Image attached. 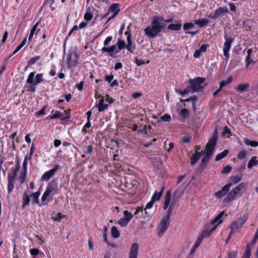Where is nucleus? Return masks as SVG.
<instances>
[{
  "label": "nucleus",
  "mask_w": 258,
  "mask_h": 258,
  "mask_svg": "<svg viewBox=\"0 0 258 258\" xmlns=\"http://www.w3.org/2000/svg\"><path fill=\"white\" fill-rule=\"evenodd\" d=\"M40 58V56H36L35 57H32L28 61V64L30 66L35 63L37 60H38Z\"/></svg>",
  "instance_id": "46"
},
{
  "label": "nucleus",
  "mask_w": 258,
  "mask_h": 258,
  "mask_svg": "<svg viewBox=\"0 0 258 258\" xmlns=\"http://www.w3.org/2000/svg\"><path fill=\"white\" fill-rule=\"evenodd\" d=\"M226 41L224 43L223 48L224 55L228 59L229 57V50L231 46V43L233 41V39L231 38H226L225 37Z\"/></svg>",
  "instance_id": "12"
},
{
  "label": "nucleus",
  "mask_w": 258,
  "mask_h": 258,
  "mask_svg": "<svg viewBox=\"0 0 258 258\" xmlns=\"http://www.w3.org/2000/svg\"><path fill=\"white\" fill-rule=\"evenodd\" d=\"M58 168V165H56L52 169L45 172L41 176V180L48 181L55 174Z\"/></svg>",
  "instance_id": "13"
},
{
  "label": "nucleus",
  "mask_w": 258,
  "mask_h": 258,
  "mask_svg": "<svg viewBox=\"0 0 258 258\" xmlns=\"http://www.w3.org/2000/svg\"><path fill=\"white\" fill-rule=\"evenodd\" d=\"M93 18V15L89 12H87L84 15V19L87 21L91 20Z\"/></svg>",
  "instance_id": "52"
},
{
  "label": "nucleus",
  "mask_w": 258,
  "mask_h": 258,
  "mask_svg": "<svg viewBox=\"0 0 258 258\" xmlns=\"http://www.w3.org/2000/svg\"><path fill=\"white\" fill-rule=\"evenodd\" d=\"M205 79L202 77H197L195 79H190L189 83L190 86H188L191 92L199 91L203 88L202 84L205 82Z\"/></svg>",
  "instance_id": "6"
},
{
  "label": "nucleus",
  "mask_w": 258,
  "mask_h": 258,
  "mask_svg": "<svg viewBox=\"0 0 258 258\" xmlns=\"http://www.w3.org/2000/svg\"><path fill=\"white\" fill-rule=\"evenodd\" d=\"M241 180V177L240 176H239L237 175L232 176L229 179V180L228 181V183L226 185H229V187L230 188V186L238 183Z\"/></svg>",
  "instance_id": "20"
},
{
  "label": "nucleus",
  "mask_w": 258,
  "mask_h": 258,
  "mask_svg": "<svg viewBox=\"0 0 258 258\" xmlns=\"http://www.w3.org/2000/svg\"><path fill=\"white\" fill-rule=\"evenodd\" d=\"M256 156H253L250 159L248 163L247 167L248 169H251L253 166H257L258 165V161L256 160Z\"/></svg>",
  "instance_id": "27"
},
{
  "label": "nucleus",
  "mask_w": 258,
  "mask_h": 258,
  "mask_svg": "<svg viewBox=\"0 0 258 258\" xmlns=\"http://www.w3.org/2000/svg\"><path fill=\"white\" fill-rule=\"evenodd\" d=\"M170 215L171 212L169 209L167 211V214L163 216L161 220L158 232V236L161 237L169 227L170 225L169 219Z\"/></svg>",
  "instance_id": "5"
},
{
  "label": "nucleus",
  "mask_w": 258,
  "mask_h": 258,
  "mask_svg": "<svg viewBox=\"0 0 258 258\" xmlns=\"http://www.w3.org/2000/svg\"><path fill=\"white\" fill-rule=\"evenodd\" d=\"M251 246L250 244H247L245 250L243 258H249L251 255L250 249Z\"/></svg>",
  "instance_id": "36"
},
{
  "label": "nucleus",
  "mask_w": 258,
  "mask_h": 258,
  "mask_svg": "<svg viewBox=\"0 0 258 258\" xmlns=\"http://www.w3.org/2000/svg\"><path fill=\"white\" fill-rule=\"evenodd\" d=\"M200 154L196 151V153L190 158V164L193 165L195 164L198 160L200 159Z\"/></svg>",
  "instance_id": "26"
},
{
  "label": "nucleus",
  "mask_w": 258,
  "mask_h": 258,
  "mask_svg": "<svg viewBox=\"0 0 258 258\" xmlns=\"http://www.w3.org/2000/svg\"><path fill=\"white\" fill-rule=\"evenodd\" d=\"M233 80V78L231 76H229L226 80H222L220 82V87L222 89L224 86L230 84Z\"/></svg>",
  "instance_id": "29"
},
{
  "label": "nucleus",
  "mask_w": 258,
  "mask_h": 258,
  "mask_svg": "<svg viewBox=\"0 0 258 258\" xmlns=\"http://www.w3.org/2000/svg\"><path fill=\"white\" fill-rule=\"evenodd\" d=\"M249 87V85L247 83L240 84L237 88V90L240 92H242L246 90V89Z\"/></svg>",
  "instance_id": "34"
},
{
  "label": "nucleus",
  "mask_w": 258,
  "mask_h": 258,
  "mask_svg": "<svg viewBox=\"0 0 258 258\" xmlns=\"http://www.w3.org/2000/svg\"><path fill=\"white\" fill-rule=\"evenodd\" d=\"M209 47L208 44H203L200 48V49H197L194 54V57L195 58H199L201 55L202 53L207 51V48Z\"/></svg>",
  "instance_id": "18"
},
{
  "label": "nucleus",
  "mask_w": 258,
  "mask_h": 258,
  "mask_svg": "<svg viewBox=\"0 0 258 258\" xmlns=\"http://www.w3.org/2000/svg\"><path fill=\"white\" fill-rule=\"evenodd\" d=\"M189 114L188 110L186 109H183L181 110L180 114L183 118H186L188 117Z\"/></svg>",
  "instance_id": "44"
},
{
  "label": "nucleus",
  "mask_w": 258,
  "mask_h": 258,
  "mask_svg": "<svg viewBox=\"0 0 258 258\" xmlns=\"http://www.w3.org/2000/svg\"><path fill=\"white\" fill-rule=\"evenodd\" d=\"M67 64L69 69L74 68L78 64L79 55L75 51L67 54Z\"/></svg>",
  "instance_id": "7"
},
{
  "label": "nucleus",
  "mask_w": 258,
  "mask_h": 258,
  "mask_svg": "<svg viewBox=\"0 0 258 258\" xmlns=\"http://www.w3.org/2000/svg\"><path fill=\"white\" fill-rule=\"evenodd\" d=\"M182 195V192L180 189H176L174 194V197L173 200H176V201H178V199L181 197Z\"/></svg>",
  "instance_id": "39"
},
{
  "label": "nucleus",
  "mask_w": 258,
  "mask_h": 258,
  "mask_svg": "<svg viewBox=\"0 0 258 258\" xmlns=\"http://www.w3.org/2000/svg\"><path fill=\"white\" fill-rule=\"evenodd\" d=\"M15 173H12V174H8V189L9 193L10 194L13 190L14 187V181H15Z\"/></svg>",
  "instance_id": "16"
},
{
  "label": "nucleus",
  "mask_w": 258,
  "mask_h": 258,
  "mask_svg": "<svg viewBox=\"0 0 258 258\" xmlns=\"http://www.w3.org/2000/svg\"><path fill=\"white\" fill-rule=\"evenodd\" d=\"M146 62L144 61V60L141 59H138V58H136V63L138 66H141L143 64H144Z\"/></svg>",
  "instance_id": "58"
},
{
  "label": "nucleus",
  "mask_w": 258,
  "mask_h": 258,
  "mask_svg": "<svg viewBox=\"0 0 258 258\" xmlns=\"http://www.w3.org/2000/svg\"><path fill=\"white\" fill-rule=\"evenodd\" d=\"M203 240L202 237H198L192 248L191 252H193L200 246Z\"/></svg>",
  "instance_id": "38"
},
{
  "label": "nucleus",
  "mask_w": 258,
  "mask_h": 258,
  "mask_svg": "<svg viewBox=\"0 0 258 258\" xmlns=\"http://www.w3.org/2000/svg\"><path fill=\"white\" fill-rule=\"evenodd\" d=\"M62 116V114L59 111H56L54 114L51 116V119L59 118Z\"/></svg>",
  "instance_id": "49"
},
{
  "label": "nucleus",
  "mask_w": 258,
  "mask_h": 258,
  "mask_svg": "<svg viewBox=\"0 0 258 258\" xmlns=\"http://www.w3.org/2000/svg\"><path fill=\"white\" fill-rule=\"evenodd\" d=\"M182 25L181 24H171L168 26V29L174 31H177L181 29Z\"/></svg>",
  "instance_id": "31"
},
{
  "label": "nucleus",
  "mask_w": 258,
  "mask_h": 258,
  "mask_svg": "<svg viewBox=\"0 0 258 258\" xmlns=\"http://www.w3.org/2000/svg\"><path fill=\"white\" fill-rule=\"evenodd\" d=\"M162 17L154 16L152 19L151 24L144 29L145 35L149 38L155 37L164 28L162 23Z\"/></svg>",
  "instance_id": "1"
},
{
  "label": "nucleus",
  "mask_w": 258,
  "mask_h": 258,
  "mask_svg": "<svg viewBox=\"0 0 258 258\" xmlns=\"http://www.w3.org/2000/svg\"><path fill=\"white\" fill-rule=\"evenodd\" d=\"M257 238H258V228L257 229L256 232L254 234V236L251 241V244H254L255 243Z\"/></svg>",
  "instance_id": "61"
},
{
  "label": "nucleus",
  "mask_w": 258,
  "mask_h": 258,
  "mask_svg": "<svg viewBox=\"0 0 258 258\" xmlns=\"http://www.w3.org/2000/svg\"><path fill=\"white\" fill-rule=\"evenodd\" d=\"M126 39L127 42V45H125V48L127 49V50L130 51L131 52H132V48H135V47H132V39L130 35L127 36Z\"/></svg>",
  "instance_id": "33"
},
{
  "label": "nucleus",
  "mask_w": 258,
  "mask_h": 258,
  "mask_svg": "<svg viewBox=\"0 0 258 258\" xmlns=\"http://www.w3.org/2000/svg\"><path fill=\"white\" fill-rule=\"evenodd\" d=\"M84 82L83 81L80 82L77 85V88L79 91H82L83 88Z\"/></svg>",
  "instance_id": "63"
},
{
  "label": "nucleus",
  "mask_w": 258,
  "mask_h": 258,
  "mask_svg": "<svg viewBox=\"0 0 258 258\" xmlns=\"http://www.w3.org/2000/svg\"><path fill=\"white\" fill-rule=\"evenodd\" d=\"M228 5L230 7V10L231 11L234 12L236 11V7L235 5H234V4L232 3H229Z\"/></svg>",
  "instance_id": "60"
},
{
  "label": "nucleus",
  "mask_w": 258,
  "mask_h": 258,
  "mask_svg": "<svg viewBox=\"0 0 258 258\" xmlns=\"http://www.w3.org/2000/svg\"><path fill=\"white\" fill-rule=\"evenodd\" d=\"M190 92H191L190 89H189V87L188 86L183 91H181V95H184L186 94H188Z\"/></svg>",
  "instance_id": "62"
},
{
  "label": "nucleus",
  "mask_w": 258,
  "mask_h": 258,
  "mask_svg": "<svg viewBox=\"0 0 258 258\" xmlns=\"http://www.w3.org/2000/svg\"><path fill=\"white\" fill-rule=\"evenodd\" d=\"M109 11L110 12L114 13L113 15L109 18V20H111L114 17H115L118 13H119L120 11V9L119 7V4H113L112 5H111L109 8Z\"/></svg>",
  "instance_id": "17"
},
{
  "label": "nucleus",
  "mask_w": 258,
  "mask_h": 258,
  "mask_svg": "<svg viewBox=\"0 0 258 258\" xmlns=\"http://www.w3.org/2000/svg\"><path fill=\"white\" fill-rule=\"evenodd\" d=\"M123 215V217L119 219L118 222V224L122 227L126 226L134 216L133 214L128 211H124Z\"/></svg>",
  "instance_id": "11"
},
{
  "label": "nucleus",
  "mask_w": 258,
  "mask_h": 258,
  "mask_svg": "<svg viewBox=\"0 0 258 258\" xmlns=\"http://www.w3.org/2000/svg\"><path fill=\"white\" fill-rule=\"evenodd\" d=\"M91 125V123L90 122V120H87V122L86 123V124L85 125V126L83 129V131L84 133H87L88 131L86 130V128H88L90 127Z\"/></svg>",
  "instance_id": "54"
},
{
  "label": "nucleus",
  "mask_w": 258,
  "mask_h": 258,
  "mask_svg": "<svg viewBox=\"0 0 258 258\" xmlns=\"http://www.w3.org/2000/svg\"><path fill=\"white\" fill-rule=\"evenodd\" d=\"M107 228L106 227H104L103 228V238L104 241L109 246L113 247H116V245L114 243H110L107 239Z\"/></svg>",
  "instance_id": "24"
},
{
  "label": "nucleus",
  "mask_w": 258,
  "mask_h": 258,
  "mask_svg": "<svg viewBox=\"0 0 258 258\" xmlns=\"http://www.w3.org/2000/svg\"><path fill=\"white\" fill-rule=\"evenodd\" d=\"M209 23V21L207 19H201L195 20V24L199 25L200 27H203Z\"/></svg>",
  "instance_id": "23"
},
{
  "label": "nucleus",
  "mask_w": 258,
  "mask_h": 258,
  "mask_svg": "<svg viewBox=\"0 0 258 258\" xmlns=\"http://www.w3.org/2000/svg\"><path fill=\"white\" fill-rule=\"evenodd\" d=\"M194 27V24L191 22L185 23L183 26L184 30H188Z\"/></svg>",
  "instance_id": "45"
},
{
  "label": "nucleus",
  "mask_w": 258,
  "mask_h": 258,
  "mask_svg": "<svg viewBox=\"0 0 258 258\" xmlns=\"http://www.w3.org/2000/svg\"><path fill=\"white\" fill-rule=\"evenodd\" d=\"M246 187L247 185L245 183H240L228 194L224 201L229 202L233 201L238 196L241 197L245 191Z\"/></svg>",
  "instance_id": "4"
},
{
  "label": "nucleus",
  "mask_w": 258,
  "mask_h": 258,
  "mask_svg": "<svg viewBox=\"0 0 258 258\" xmlns=\"http://www.w3.org/2000/svg\"><path fill=\"white\" fill-rule=\"evenodd\" d=\"M27 164H28V157H27V156H26L25 157L24 161L23 163V171H24L25 172L27 171Z\"/></svg>",
  "instance_id": "51"
},
{
  "label": "nucleus",
  "mask_w": 258,
  "mask_h": 258,
  "mask_svg": "<svg viewBox=\"0 0 258 258\" xmlns=\"http://www.w3.org/2000/svg\"><path fill=\"white\" fill-rule=\"evenodd\" d=\"M246 155V152L245 150L241 151L239 152L237 155V158L239 159H244Z\"/></svg>",
  "instance_id": "47"
},
{
  "label": "nucleus",
  "mask_w": 258,
  "mask_h": 258,
  "mask_svg": "<svg viewBox=\"0 0 258 258\" xmlns=\"http://www.w3.org/2000/svg\"><path fill=\"white\" fill-rule=\"evenodd\" d=\"M116 48V46L115 45H112L111 46H110L109 47H106L105 46V47H103L102 48L101 51L104 52H109V53L113 52V51H114Z\"/></svg>",
  "instance_id": "37"
},
{
  "label": "nucleus",
  "mask_w": 258,
  "mask_h": 258,
  "mask_svg": "<svg viewBox=\"0 0 258 258\" xmlns=\"http://www.w3.org/2000/svg\"><path fill=\"white\" fill-rule=\"evenodd\" d=\"M225 212L221 211L216 217L211 221L210 224L206 226L205 229L203 231L200 237L203 239L206 237L211 235L212 232L216 229V227L223 222L221 219Z\"/></svg>",
  "instance_id": "2"
},
{
  "label": "nucleus",
  "mask_w": 258,
  "mask_h": 258,
  "mask_svg": "<svg viewBox=\"0 0 258 258\" xmlns=\"http://www.w3.org/2000/svg\"><path fill=\"white\" fill-rule=\"evenodd\" d=\"M217 141V137L216 135H214L212 138L209 140L206 145V153L202 158L201 163L199 165L200 168L203 167L205 165H206L208 163L211 155L213 154L214 148L216 145Z\"/></svg>",
  "instance_id": "3"
},
{
  "label": "nucleus",
  "mask_w": 258,
  "mask_h": 258,
  "mask_svg": "<svg viewBox=\"0 0 258 258\" xmlns=\"http://www.w3.org/2000/svg\"><path fill=\"white\" fill-rule=\"evenodd\" d=\"M139 249V244L137 242L133 243L130 249L129 258H137Z\"/></svg>",
  "instance_id": "15"
},
{
  "label": "nucleus",
  "mask_w": 258,
  "mask_h": 258,
  "mask_svg": "<svg viewBox=\"0 0 258 258\" xmlns=\"http://www.w3.org/2000/svg\"><path fill=\"white\" fill-rule=\"evenodd\" d=\"M171 120V116L168 114H165L160 117L159 121L170 122Z\"/></svg>",
  "instance_id": "42"
},
{
  "label": "nucleus",
  "mask_w": 258,
  "mask_h": 258,
  "mask_svg": "<svg viewBox=\"0 0 258 258\" xmlns=\"http://www.w3.org/2000/svg\"><path fill=\"white\" fill-rule=\"evenodd\" d=\"M244 143L246 145L250 146L252 147H256L258 146L257 141H251L247 138L244 139Z\"/></svg>",
  "instance_id": "28"
},
{
  "label": "nucleus",
  "mask_w": 258,
  "mask_h": 258,
  "mask_svg": "<svg viewBox=\"0 0 258 258\" xmlns=\"http://www.w3.org/2000/svg\"><path fill=\"white\" fill-rule=\"evenodd\" d=\"M111 236L115 238H117L120 236V232L115 226H113L111 228Z\"/></svg>",
  "instance_id": "32"
},
{
  "label": "nucleus",
  "mask_w": 258,
  "mask_h": 258,
  "mask_svg": "<svg viewBox=\"0 0 258 258\" xmlns=\"http://www.w3.org/2000/svg\"><path fill=\"white\" fill-rule=\"evenodd\" d=\"M40 195V191H37L36 192L33 193L31 195V198L32 201L36 204L39 203V197Z\"/></svg>",
  "instance_id": "35"
},
{
  "label": "nucleus",
  "mask_w": 258,
  "mask_h": 258,
  "mask_svg": "<svg viewBox=\"0 0 258 258\" xmlns=\"http://www.w3.org/2000/svg\"><path fill=\"white\" fill-rule=\"evenodd\" d=\"M63 217V216L60 213H58L55 217L53 218V219L55 221L60 222L61 219Z\"/></svg>",
  "instance_id": "56"
},
{
  "label": "nucleus",
  "mask_w": 258,
  "mask_h": 258,
  "mask_svg": "<svg viewBox=\"0 0 258 258\" xmlns=\"http://www.w3.org/2000/svg\"><path fill=\"white\" fill-rule=\"evenodd\" d=\"M117 44L118 45V48L119 51H120L122 49H124V48H125L126 44L124 40H122L121 39H118Z\"/></svg>",
  "instance_id": "41"
},
{
  "label": "nucleus",
  "mask_w": 258,
  "mask_h": 258,
  "mask_svg": "<svg viewBox=\"0 0 258 258\" xmlns=\"http://www.w3.org/2000/svg\"><path fill=\"white\" fill-rule=\"evenodd\" d=\"M19 164L18 163L16 165V169L12 170L11 171H10L8 173V174L11 175V174H12V173H15L14 177H15L16 176L17 172L19 171Z\"/></svg>",
  "instance_id": "53"
},
{
  "label": "nucleus",
  "mask_w": 258,
  "mask_h": 258,
  "mask_svg": "<svg viewBox=\"0 0 258 258\" xmlns=\"http://www.w3.org/2000/svg\"><path fill=\"white\" fill-rule=\"evenodd\" d=\"M229 153V151L227 149L224 150L222 153L218 154L215 158V161H220L225 157Z\"/></svg>",
  "instance_id": "30"
},
{
  "label": "nucleus",
  "mask_w": 258,
  "mask_h": 258,
  "mask_svg": "<svg viewBox=\"0 0 258 258\" xmlns=\"http://www.w3.org/2000/svg\"><path fill=\"white\" fill-rule=\"evenodd\" d=\"M229 185L226 184L224 186L221 190L215 192V195L218 198H221L224 196L227 192L229 190Z\"/></svg>",
  "instance_id": "19"
},
{
  "label": "nucleus",
  "mask_w": 258,
  "mask_h": 258,
  "mask_svg": "<svg viewBox=\"0 0 258 258\" xmlns=\"http://www.w3.org/2000/svg\"><path fill=\"white\" fill-rule=\"evenodd\" d=\"M161 197H159V192L156 191L152 196L151 199L156 202V201L159 200Z\"/></svg>",
  "instance_id": "48"
},
{
  "label": "nucleus",
  "mask_w": 258,
  "mask_h": 258,
  "mask_svg": "<svg viewBox=\"0 0 258 258\" xmlns=\"http://www.w3.org/2000/svg\"><path fill=\"white\" fill-rule=\"evenodd\" d=\"M104 99L102 98L99 100L98 104H96V106H98V109L99 112H102L106 109L108 105L107 104L104 103Z\"/></svg>",
  "instance_id": "21"
},
{
  "label": "nucleus",
  "mask_w": 258,
  "mask_h": 258,
  "mask_svg": "<svg viewBox=\"0 0 258 258\" xmlns=\"http://www.w3.org/2000/svg\"><path fill=\"white\" fill-rule=\"evenodd\" d=\"M154 203V200H152L151 199V201L148 203L146 205V208H145L144 210H146V209H150L151 208H152Z\"/></svg>",
  "instance_id": "57"
},
{
  "label": "nucleus",
  "mask_w": 258,
  "mask_h": 258,
  "mask_svg": "<svg viewBox=\"0 0 258 258\" xmlns=\"http://www.w3.org/2000/svg\"><path fill=\"white\" fill-rule=\"evenodd\" d=\"M228 12V10L227 7H220L218 9L215 10L214 14H210L208 17L212 19H217L221 15Z\"/></svg>",
  "instance_id": "14"
},
{
  "label": "nucleus",
  "mask_w": 258,
  "mask_h": 258,
  "mask_svg": "<svg viewBox=\"0 0 258 258\" xmlns=\"http://www.w3.org/2000/svg\"><path fill=\"white\" fill-rule=\"evenodd\" d=\"M235 231L234 229H230V231L229 235L226 240V242H228L230 240V239L231 238L232 236L235 233Z\"/></svg>",
  "instance_id": "50"
},
{
  "label": "nucleus",
  "mask_w": 258,
  "mask_h": 258,
  "mask_svg": "<svg viewBox=\"0 0 258 258\" xmlns=\"http://www.w3.org/2000/svg\"><path fill=\"white\" fill-rule=\"evenodd\" d=\"M247 219V216L245 214L243 215L242 217H239L237 221L232 222L230 224L229 226L230 229H234L235 231L236 229L242 227Z\"/></svg>",
  "instance_id": "10"
},
{
  "label": "nucleus",
  "mask_w": 258,
  "mask_h": 258,
  "mask_svg": "<svg viewBox=\"0 0 258 258\" xmlns=\"http://www.w3.org/2000/svg\"><path fill=\"white\" fill-rule=\"evenodd\" d=\"M56 185L49 183L47 186L46 190L44 192L41 198V203L43 205H46L47 202H46L48 197L53 192V195L57 192Z\"/></svg>",
  "instance_id": "8"
},
{
  "label": "nucleus",
  "mask_w": 258,
  "mask_h": 258,
  "mask_svg": "<svg viewBox=\"0 0 258 258\" xmlns=\"http://www.w3.org/2000/svg\"><path fill=\"white\" fill-rule=\"evenodd\" d=\"M30 202V198L29 194L26 191L23 195V204H22V208H25V207L29 204Z\"/></svg>",
  "instance_id": "25"
},
{
  "label": "nucleus",
  "mask_w": 258,
  "mask_h": 258,
  "mask_svg": "<svg viewBox=\"0 0 258 258\" xmlns=\"http://www.w3.org/2000/svg\"><path fill=\"white\" fill-rule=\"evenodd\" d=\"M237 252L235 251H231L228 254L227 258H235Z\"/></svg>",
  "instance_id": "64"
},
{
  "label": "nucleus",
  "mask_w": 258,
  "mask_h": 258,
  "mask_svg": "<svg viewBox=\"0 0 258 258\" xmlns=\"http://www.w3.org/2000/svg\"><path fill=\"white\" fill-rule=\"evenodd\" d=\"M39 252V250L37 248H32L30 250V253L32 255H37Z\"/></svg>",
  "instance_id": "55"
},
{
  "label": "nucleus",
  "mask_w": 258,
  "mask_h": 258,
  "mask_svg": "<svg viewBox=\"0 0 258 258\" xmlns=\"http://www.w3.org/2000/svg\"><path fill=\"white\" fill-rule=\"evenodd\" d=\"M232 168L230 165H226L225 166L222 170L221 171V173L222 174H227L229 173L231 171Z\"/></svg>",
  "instance_id": "43"
},
{
  "label": "nucleus",
  "mask_w": 258,
  "mask_h": 258,
  "mask_svg": "<svg viewBox=\"0 0 258 258\" xmlns=\"http://www.w3.org/2000/svg\"><path fill=\"white\" fill-rule=\"evenodd\" d=\"M171 192L170 190H168L166 193L165 200L163 205V209L164 210H166L168 208L170 204L171 200Z\"/></svg>",
  "instance_id": "22"
},
{
  "label": "nucleus",
  "mask_w": 258,
  "mask_h": 258,
  "mask_svg": "<svg viewBox=\"0 0 258 258\" xmlns=\"http://www.w3.org/2000/svg\"><path fill=\"white\" fill-rule=\"evenodd\" d=\"M39 25V22H37L34 26L33 27H32V28L31 29V32H30V33L29 34V40H30L33 37V36L34 35V34L35 33V32L36 31L37 28V27Z\"/></svg>",
  "instance_id": "40"
},
{
  "label": "nucleus",
  "mask_w": 258,
  "mask_h": 258,
  "mask_svg": "<svg viewBox=\"0 0 258 258\" xmlns=\"http://www.w3.org/2000/svg\"><path fill=\"white\" fill-rule=\"evenodd\" d=\"M35 72H31L28 76L27 79V83L29 84L33 85V86H37L39 83L44 81L42 74H38L35 78V80H34Z\"/></svg>",
  "instance_id": "9"
},
{
  "label": "nucleus",
  "mask_w": 258,
  "mask_h": 258,
  "mask_svg": "<svg viewBox=\"0 0 258 258\" xmlns=\"http://www.w3.org/2000/svg\"><path fill=\"white\" fill-rule=\"evenodd\" d=\"M112 39V37L111 36L107 37L104 41V47L106 46L111 41Z\"/></svg>",
  "instance_id": "59"
}]
</instances>
